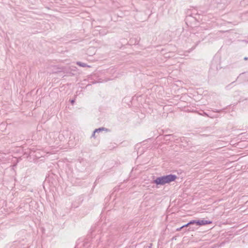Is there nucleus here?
Masks as SVG:
<instances>
[{"mask_svg": "<svg viewBox=\"0 0 248 248\" xmlns=\"http://www.w3.org/2000/svg\"><path fill=\"white\" fill-rule=\"evenodd\" d=\"M176 178L177 176L175 175L169 174L156 178V179L154 180L153 183L157 185H164L165 184L174 181Z\"/></svg>", "mask_w": 248, "mask_h": 248, "instance_id": "f257e3e1", "label": "nucleus"}, {"mask_svg": "<svg viewBox=\"0 0 248 248\" xmlns=\"http://www.w3.org/2000/svg\"><path fill=\"white\" fill-rule=\"evenodd\" d=\"M211 221L206 220H194V224H196L198 226H202L211 223Z\"/></svg>", "mask_w": 248, "mask_h": 248, "instance_id": "f03ea898", "label": "nucleus"}, {"mask_svg": "<svg viewBox=\"0 0 248 248\" xmlns=\"http://www.w3.org/2000/svg\"><path fill=\"white\" fill-rule=\"evenodd\" d=\"M102 131H108V130L107 128H104V127H100V128H99L98 129H96L94 131V132H93V134L92 135V136L94 137L95 136V134L96 132H100Z\"/></svg>", "mask_w": 248, "mask_h": 248, "instance_id": "7ed1b4c3", "label": "nucleus"}, {"mask_svg": "<svg viewBox=\"0 0 248 248\" xmlns=\"http://www.w3.org/2000/svg\"><path fill=\"white\" fill-rule=\"evenodd\" d=\"M193 224H194V220H191L190 221H189L188 223H187V224L182 226V227L183 228H184L185 227H188L190 225H193Z\"/></svg>", "mask_w": 248, "mask_h": 248, "instance_id": "20e7f679", "label": "nucleus"}, {"mask_svg": "<svg viewBox=\"0 0 248 248\" xmlns=\"http://www.w3.org/2000/svg\"><path fill=\"white\" fill-rule=\"evenodd\" d=\"M77 64L83 67L87 66V64L86 63L80 62H77Z\"/></svg>", "mask_w": 248, "mask_h": 248, "instance_id": "39448f33", "label": "nucleus"}, {"mask_svg": "<svg viewBox=\"0 0 248 248\" xmlns=\"http://www.w3.org/2000/svg\"><path fill=\"white\" fill-rule=\"evenodd\" d=\"M182 229H183V227H182H182H180V228H177V229H176V231H181Z\"/></svg>", "mask_w": 248, "mask_h": 248, "instance_id": "423d86ee", "label": "nucleus"}, {"mask_svg": "<svg viewBox=\"0 0 248 248\" xmlns=\"http://www.w3.org/2000/svg\"><path fill=\"white\" fill-rule=\"evenodd\" d=\"M74 102H75V101H74V100H72L71 101V103L72 104L74 103Z\"/></svg>", "mask_w": 248, "mask_h": 248, "instance_id": "0eeeda50", "label": "nucleus"}, {"mask_svg": "<svg viewBox=\"0 0 248 248\" xmlns=\"http://www.w3.org/2000/svg\"><path fill=\"white\" fill-rule=\"evenodd\" d=\"M194 230V228H189L188 230Z\"/></svg>", "mask_w": 248, "mask_h": 248, "instance_id": "6e6552de", "label": "nucleus"}, {"mask_svg": "<svg viewBox=\"0 0 248 248\" xmlns=\"http://www.w3.org/2000/svg\"><path fill=\"white\" fill-rule=\"evenodd\" d=\"M152 244H150V246L149 247V248H151V246H152Z\"/></svg>", "mask_w": 248, "mask_h": 248, "instance_id": "1a4fd4ad", "label": "nucleus"}, {"mask_svg": "<svg viewBox=\"0 0 248 248\" xmlns=\"http://www.w3.org/2000/svg\"><path fill=\"white\" fill-rule=\"evenodd\" d=\"M247 59H248V58H247V57H245V58H244V60H247Z\"/></svg>", "mask_w": 248, "mask_h": 248, "instance_id": "9d476101", "label": "nucleus"}]
</instances>
